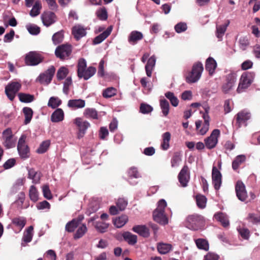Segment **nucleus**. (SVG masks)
I'll use <instances>...</instances> for the list:
<instances>
[{
    "instance_id": "obj_1",
    "label": "nucleus",
    "mask_w": 260,
    "mask_h": 260,
    "mask_svg": "<svg viewBox=\"0 0 260 260\" xmlns=\"http://www.w3.org/2000/svg\"><path fill=\"white\" fill-rule=\"evenodd\" d=\"M185 223L186 226L188 229L197 231L204 225L205 219L202 215L195 214L188 215Z\"/></svg>"
},
{
    "instance_id": "obj_2",
    "label": "nucleus",
    "mask_w": 260,
    "mask_h": 260,
    "mask_svg": "<svg viewBox=\"0 0 260 260\" xmlns=\"http://www.w3.org/2000/svg\"><path fill=\"white\" fill-rule=\"evenodd\" d=\"M255 76L253 72H246L241 76L237 92L242 93L247 89L253 82Z\"/></svg>"
},
{
    "instance_id": "obj_3",
    "label": "nucleus",
    "mask_w": 260,
    "mask_h": 260,
    "mask_svg": "<svg viewBox=\"0 0 260 260\" xmlns=\"http://www.w3.org/2000/svg\"><path fill=\"white\" fill-rule=\"evenodd\" d=\"M203 69V64L201 62L194 63L192 66L191 72L186 77L187 82L194 83L198 81L201 76Z\"/></svg>"
},
{
    "instance_id": "obj_4",
    "label": "nucleus",
    "mask_w": 260,
    "mask_h": 260,
    "mask_svg": "<svg viewBox=\"0 0 260 260\" xmlns=\"http://www.w3.org/2000/svg\"><path fill=\"white\" fill-rule=\"evenodd\" d=\"M26 136L22 135L17 144V150L21 158L25 159L30 156V149L25 142Z\"/></svg>"
},
{
    "instance_id": "obj_5",
    "label": "nucleus",
    "mask_w": 260,
    "mask_h": 260,
    "mask_svg": "<svg viewBox=\"0 0 260 260\" xmlns=\"http://www.w3.org/2000/svg\"><path fill=\"white\" fill-rule=\"evenodd\" d=\"M74 123L78 128L77 138L80 139L84 136L87 129L90 127V124L80 117L75 118Z\"/></svg>"
},
{
    "instance_id": "obj_6",
    "label": "nucleus",
    "mask_w": 260,
    "mask_h": 260,
    "mask_svg": "<svg viewBox=\"0 0 260 260\" xmlns=\"http://www.w3.org/2000/svg\"><path fill=\"white\" fill-rule=\"evenodd\" d=\"M72 51V46L70 44H62L55 49V54L57 58L64 60L69 58Z\"/></svg>"
},
{
    "instance_id": "obj_7",
    "label": "nucleus",
    "mask_w": 260,
    "mask_h": 260,
    "mask_svg": "<svg viewBox=\"0 0 260 260\" xmlns=\"http://www.w3.org/2000/svg\"><path fill=\"white\" fill-rule=\"evenodd\" d=\"M2 137L4 140L3 144L7 149L15 147L16 139L13 135L12 129L10 128H8L4 131Z\"/></svg>"
},
{
    "instance_id": "obj_8",
    "label": "nucleus",
    "mask_w": 260,
    "mask_h": 260,
    "mask_svg": "<svg viewBox=\"0 0 260 260\" xmlns=\"http://www.w3.org/2000/svg\"><path fill=\"white\" fill-rule=\"evenodd\" d=\"M43 57L36 51H30L26 54L25 62L26 65L35 66L43 61Z\"/></svg>"
},
{
    "instance_id": "obj_9",
    "label": "nucleus",
    "mask_w": 260,
    "mask_h": 260,
    "mask_svg": "<svg viewBox=\"0 0 260 260\" xmlns=\"http://www.w3.org/2000/svg\"><path fill=\"white\" fill-rule=\"evenodd\" d=\"M251 114L249 111L243 110L238 112L235 116L236 125L238 128L242 126H246L247 122L251 118Z\"/></svg>"
},
{
    "instance_id": "obj_10",
    "label": "nucleus",
    "mask_w": 260,
    "mask_h": 260,
    "mask_svg": "<svg viewBox=\"0 0 260 260\" xmlns=\"http://www.w3.org/2000/svg\"><path fill=\"white\" fill-rule=\"evenodd\" d=\"M55 72V67L54 66H51L45 72L39 75L37 79V81L39 82L41 84L48 85L52 80Z\"/></svg>"
},
{
    "instance_id": "obj_11",
    "label": "nucleus",
    "mask_w": 260,
    "mask_h": 260,
    "mask_svg": "<svg viewBox=\"0 0 260 260\" xmlns=\"http://www.w3.org/2000/svg\"><path fill=\"white\" fill-rule=\"evenodd\" d=\"M21 87V85L18 82L10 83L5 87V92L9 99L13 101L16 93Z\"/></svg>"
},
{
    "instance_id": "obj_12",
    "label": "nucleus",
    "mask_w": 260,
    "mask_h": 260,
    "mask_svg": "<svg viewBox=\"0 0 260 260\" xmlns=\"http://www.w3.org/2000/svg\"><path fill=\"white\" fill-rule=\"evenodd\" d=\"M219 135L220 131L218 129H214L210 136L205 140L206 147L209 149L214 148L218 142V138Z\"/></svg>"
},
{
    "instance_id": "obj_13",
    "label": "nucleus",
    "mask_w": 260,
    "mask_h": 260,
    "mask_svg": "<svg viewBox=\"0 0 260 260\" xmlns=\"http://www.w3.org/2000/svg\"><path fill=\"white\" fill-rule=\"evenodd\" d=\"M178 178L179 182L182 187H186L190 179L189 168L184 165L179 172Z\"/></svg>"
},
{
    "instance_id": "obj_14",
    "label": "nucleus",
    "mask_w": 260,
    "mask_h": 260,
    "mask_svg": "<svg viewBox=\"0 0 260 260\" xmlns=\"http://www.w3.org/2000/svg\"><path fill=\"white\" fill-rule=\"evenodd\" d=\"M236 81V75L231 73L226 76L225 83L222 86V91L224 93H228L232 89Z\"/></svg>"
},
{
    "instance_id": "obj_15",
    "label": "nucleus",
    "mask_w": 260,
    "mask_h": 260,
    "mask_svg": "<svg viewBox=\"0 0 260 260\" xmlns=\"http://www.w3.org/2000/svg\"><path fill=\"white\" fill-rule=\"evenodd\" d=\"M236 195L238 199L245 201L247 197V192L244 184L241 181H238L235 186Z\"/></svg>"
},
{
    "instance_id": "obj_16",
    "label": "nucleus",
    "mask_w": 260,
    "mask_h": 260,
    "mask_svg": "<svg viewBox=\"0 0 260 260\" xmlns=\"http://www.w3.org/2000/svg\"><path fill=\"white\" fill-rule=\"evenodd\" d=\"M221 174L215 166L212 168V183L216 190H219L221 184Z\"/></svg>"
},
{
    "instance_id": "obj_17",
    "label": "nucleus",
    "mask_w": 260,
    "mask_h": 260,
    "mask_svg": "<svg viewBox=\"0 0 260 260\" xmlns=\"http://www.w3.org/2000/svg\"><path fill=\"white\" fill-rule=\"evenodd\" d=\"M154 220L160 224L166 225L168 223V219L166 216L165 211L154 210L153 212Z\"/></svg>"
},
{
    "instance_id": "obj_18",
    "label": "nucleus",
    "mask_w": 260,
    "mask_h": 260,
    "mask_svg": "<svg viewBox=\"0 0 260 260\" xmlns=\"http://www.w3.org/2000/svg\"><path fill=\"white\" fill-rule=\"evenodd\" d=\"M56 15L50 11L44 12L41 16V19L44 25L49 26L55 22Z\"/></svg>"
},
{
    "instance_id": "obj_19",
    "label": "nucleus",
    "mask_w": 260,
    "mask_h": 260,
    "mask_svg": "<svg viewBox=\"0 0 260 260\" xmlns=\"http://www.w3.org/2000/svg\"><path fill=\"white\" fill-rule=\"evenodd\" d=\"M204 108L205 111V113L203 115V118L204 119V123L203 127L199 131L200 134L202 135H205L208 132L209 127L210 117L208 115V113L210 108L208 106H205Z\"/></svg>"
},
{
    "instance_id": "obj_20",
    "label": "nucleus",
    "mask_w": 260,
    "mask_h": 260,
    "mask_svg": "<svg viewBox=\"0 0 260 260\" xmlns=\"http://www.w3.org/2000/svg\"><path fill=\"white\" fill-rule=\"evenodd\" d=\"M72 34L77 41H79L81 38L86 35V29L83 26L80 25H76L72 27Z\"/></svg>"
},
{
    "instance_id": "obj_21",
    "label": "nucleus",
    "mask_w": 260,
    "mask_h": 260,
    "mask_svg": "<svg viewBox=\"0 0 260 260\" xmlns=\"http://www.w3.org/2000/svg\"><path fill=\"white\" fill-rule=\"evenodd\" d=\"M143 34L137 30L132 31L128 37V42L134 45L143 39Z\"/></svg>"
},
{
    "instance_id": "obj_22",
    "label": "nucleus",
    "mask_w": 260,
    "mask_h": 260,
    "mask_svg": "<svg viewBox=\"0 0 260 260\" xmlns=\"http://www.w3.org/2000/svg\"><path fill=\"white\" fill-rule=\"evenodd\" d=\"M132 230L144 238H148L150 236L149 230L145 225H137L133 226Z\"/></svg>"
},
{
    "instance_id": "obj_23",
    "label": "nucleus",
    "mask_w": 260,
    "mask_h": 260,
    "mask_svg": "<svg viewBox=\"0 0 260 260\" xmlns=\"http://www.w3.org/2000/svg\"><path fill=\"white\" fill-rule=\"evenodd\" d=\"M216 67L217 63L213 58L209 57L206 59L205 69L210 76L213 75Z\"/></svg>"
},
{
    "instance_id": "obj_24",
    "label": "nucleus",
    "mask_w": 260,
    "mask_h": 260,
    "mask_svg": "<svg viewBox=\"0 0 260 260\" xmlns=\"http://www.w3.org/2000/svg\"><path fill=\"white\" fill-rule=\"evenodd\" d=\"M214 217L217 221L220 222L223 227L226 228L229 225V220L225 214L219 212L214 214Z\"/></svg>"
},
{
    "instance_id": "obj_25",
    "label": "nucleus",
    "mask_w": 260,
    "mask_h": 260,
    "mask_svg": "<svg viewBox=\"0 0 260 260\" xmlns=\"http://www.w3.org/2000/svg\"><path fill=\"white\" fill-rule=\"evenodd\" d=\"M124 240L130 245H134L138 241L137 236L129 232H124L122 234Z\"/></svg>"
},
{
    "instance_id": "obj_26",
    "label": "nucleus",
    "mask_w": 260,
    "mask_h": 260,
    "mask_svg": "<svg viewBox=\"0 0 260 260\" xmlns=\"http://www.w3.org/2000/svg\"><path fill=\"white\" fill-rule=\"evenodd\" d=\"M96 68L93 67H89L87 69H85L81 74L78 75L79 78H83L87 80L93 76L96 72Z\"/></svg>"
},
{
    "instance_id": "obj_27",
    "label": "nucleus",
    "mask_w": 260,
    "mask_h": 260,
    "mask_svg": "<svg viewBox=\"0 0 260 260\" xmlns=\"http://www.w3.org/2000/svg\"><path fill=\"white\" fill-rule=\"evenodd\" d=\"M64 112L60 108H58L55 110L51 116V120L53 122H59L63 120Z\"/></svg>"
},
{
    "instance_id": "obj_28",
    "label": "nucleus",
    "mask_w": 260,
    "mask_h": 260,
    "mask_svg": "<svg viewBox=\"0 0 260 260\" xmlns=\"http://www.w3.org/2000/svg\"><path fill=\"white\" fill-rule=\"evenodd\" d=\"M157 250L161 254L169 253L172 249V245L170 244L159 242L157 244Z\"/></svg>"
},
{
    "instance_id": "obj_29",
    "label": "nucleus",
    "mask_w": 260,
    "mask_h": 260,
    "mask_svg": "<svg viewBox=\"0 0 260 260\" xmlns=\"http://www.w3.org/2000/svg\"><path fill=\"white\" fill-rule=\"evenodd\" d=\"M112 31V27H109L106 30L96 36L93 40V44H98L105 40L111 34Z\"/></svg>"
},
{
    "instance_id": "obj_30",
    "label": "nucleus",
    "mask_w": 260,
    "mask_h": 260,
    "mask_svg": "<svg viewBox=\"0 0 260 260\" xmlns=\"http://www.w3.org/2000/svg\"><path fill=\"white\" fill-rule=\"evenodd\" d=\"M28 177L32 180L33 183L37 184L40 182L41 177L40 172L36 171L33 168L28 169Z\"/></svg>"
},
{
    "instance_id": "obj_31",
    "label": "nucleus",
    "mask_w": 260,
    "mask_h": 260,
    "mask_svg": "<svg viewBox=\"0 0 260 260\" xmlns=\"http://www.w3.org/2000/svg\"><path fill=\"white\" fill-rule=\"evenodd\" d=\"M68 106L73 109L82 108L85 106V102L81 99L70 100L68 101Z\"/></svg>"
},
{
    "instance_id": "obj_32",
    "label": "nucleus",
    "mask_w": 260,
    "mask_h": 260,
    "mask_svg": "<svg viewBox=\"0 0 260 260\" xmlns=\"http://www.w3.org/2000/svg\"><path fill=\"white\" fill-rule=\"evenodd\" d=\"M155 57L154 56H151L148 60L145 66V71L148 77H150L152 71L155 64Z\"/></svg>"
},
{
    "instance_id": "obj_33",
    "label": "nucleus",
    "mask_w": 260,
    "mask_h": 260,
    "mask_svg": "<svg viewBox=\"0 0 260 260\" xmlns=\"http://www.w3.org/2000/svg\"><path fill=\"white\" fill-rule=\"evenodd\" d=\"M246 160V156L244 155L237 156L232 162V168L234 171L238 170L239 167Z\"/></svg>"
},
{
    "instance_id": "obj_34",
    "label": "nucleus",
    "mask_w": 260,
    "mask_h": 260,
    "mask_svg": "<svg viewBox=\"0 0 260 260\" xmlns=\"http://www.w3.org/2000/svg\"><path fill=\"white\" fill-rule=\"evenodd\" d=\"M128 221V217L125 215H122L113 220L114 225L117 228L122 227Z\"/></svg>"
},
{
    "instance_id": "obj_35",
    "label": "nucleus",
    "mask_w": 260,
    "mask_h": 260,
    "mask_svg": "<svg viewBox=\"0 0 260 260\" xmlns=\"http://www.w3.org/2000/svg\"><path fill=\"white\" fill-rule=\"evenodd\" d=\"M42 7L41 1L40 0H37L29 12V15L33 17L38 16L40 13Z\"/></svg>"
},
{
    "instance_id": "obj_36",
    "label": "nucleus",
    "mask_w": 260,
    "mask_h": 260,
    "mask_svg": "<svg viewBox=\"0 0 260 260\" xmlns=\"http://www.w3.org/2000/svg\"><path fill=\"white\" fill-rule=\"evenodd\" d=\"M127 174H128V180L129 182L131 184H133V185L136 184V183L132 182V180L133 178H138L141 177L140 174L139 173V172L138 171L137 169L135 167L131 168L128 170V171L127 172Z\"/></svg>"
},
{
    "instance_id": "obj_37",
    "label": "nucleus",
    "mask_w": 260,
    "mask_h": 260,
    "mask_svg": "<svg viewBox=\"0 0 260 260\" xmlns=\"http://www.w3.org/2000/svg\"><path fill=\"white\" fill-rule=\"evenodd\" d=\"M81 219H73L71 221L68 222L66 225V230L68 232H73L75 229L79 225Z\"/></svg>"
},
{
    "instance_id": "obj_38",
    "label": "nucleus",
    "mask_w": 260,
    "mask_h": 260,
    "mask_svg": "<svg viewBox=\"0 0 260 260\" xmlns=\"http://www.w3.org/2000/svg\"><path fill=\"white\" fill-rule=\"evenodd\" d=\"M84 116L87 118H91L93 119H98V114L96 110L94 108H86L85 109Z\"/></svg>"
},
{
    "instance_id": "obj_39",
    "label": "nucleus",
    "mask_w": 260,
    "mask_h": 260,
    "mask_svg": "<svg viewBox=\"0 0 260 260\" xmlns=\"http://www.w3.org/2000/svg\"><path fill=\"white\" fill-rule=\"evenodd\" d=\"M22 111L25 116L24 123L25 124H27L30 122L32 119L33 111L31 108L25 107L23 108Z\"/></svg>"
},
{
    "instance_id": "obj_40",
    "label": "nucleus",
    "mask_w": 260,
    "mask_h": 260,
    "mask_svg": "<svg viewBox=\"0 0 260 260\" xmlns=\"http://www.w3.org/2000/svg\"><path fill=\"white\" fill-rule=\"evenodd\" d=\"M171 139V134L169 132H166L162 135V142L161 144L162 149L167 150L170 146L169 142Z\"/></svg>"
},
{
    "instance_id": "obj_41",
    "label": "nucleus",
    "mask_w": 260,
    "mask_h": 260,
    "mask_svg": "<svg viewBox=\"0 0 260 260\" xmlns=\"http://www.w3.org/2000/svg\"><path fill=\"white\" fill-rule=\"evenodd\" d=\"M18 96L19 100L23 103H30L35 100L34 95L28 93L21 92L18 93Z\"/></svg>"
},
{
    "instance_id": "obj_42",
    "label": "nucleus",
    "mask_w": 260,
    "mask_h": 260,
    "mask_svg": "<svg viewBox=\"0 0 260 260\" xmlns=\"http://www.w3.org/2000/svg\"><path fill=\"white\" fill-rule=\"evenodd\" d=\"M196 203L198 207L200 209H204L206 207L207 198L205 196L199 194L196 196Z\"/></svg>"
},
{
    "instance_id": "obj_43",
    "label": "nucleus",
    "mask_w": 260,
    "mask_h": 260,
    "mask_svg": "<svg viewBox=\"0 0 260 260\" xmlns=\"http://www.w3.org/2000/svg\"><path fill=\"white\" fill-rule=\"evenodd\" d=\"M26 222V220L23 217H15L12 220V223L21 230L25 226Z\"/></svg>"
},
{
    "instance_id": "obj_44",
    "label": "nucleus",
    "mask_w": 260,
    "mask_h": 260,
    "mask_svg": "<svg viewBox=\"0 0 260 260\" xmlns=\"http://www.w3.org/2000/svg\"><path fill=\"white\" fill-rule=\"evenodd\" d=\"M94 227L98 232L103 233L107 231L109 224L102 221H99L95 223Z\"/></svg>"
},
{
    "instance_id": "obj_45",
    "label": "nucleus",
    "mask_w": 260,
    "mask_h": 260,
    "mask_svg": "<svg viewBox=\"0 0 260 260\" xmlns=\"http://www.w3.org/2000/svg\"><path fill=\"white\" fill-rule=\"evenodd\" d=\"M63 38L64 31L63 30H61L55 33L52 37V40L53 43L56 45L62 42Z\"/></svg>"
},
{
    "instance_id": "obj_46",
    "label": "nucleus",
    "mask_w": 260,
    "mask_h": 260,
    "mask_svg": "<svg viewBox=\"0 0 260 260\" xmlns=\"http://www.w3.org/2000/svg\"><path fill=\"white\" fill-rule=\"evenodd\" d=\"M69 70L64 67H60L57 71L56 77L58 80H62L64 79L69 74Z\"/></svg>"
},
{
    "instance_id": "obj_47",
    "label": "nucleus",
    "mask_w": 260,
    "mask_h": 260,
    "mask_svg": "<svg viewBox=\"0 0 260 260\" xmlns=\"http://www.w3.org/2000/svg\"><path fill=\"white\" fill-rule=\"evenodd\" d=\"M160 106L163 115L167 116L169 113L170 105L168 101L166 99L160 100Z\"/></svg>"
},
{
    "instance_id": "obj_48",
    "label": "nucleus",
    "mask_w": 260,
    "mask_h": 260,
    "mask_svg": "<svg viewBox=\"0 0 260 260\" xmlns=\"http://www.w3.org/2000/svg\"><path fill=\"white\" fill-rule=\"evenodd\" d=\"M34 230V228L32 226H29L26 232L24 233L23 236V240L26 243L30 242L32 238V231Z\"/></svg>"
},
{
    "instance_id": "obj_49",
    "label": "nucleus",
    "mask_w": 260,
    "mask_h": 260,
    "mask_svg": "<svg viewBox=\"0 0 260 260\" xmlns=\"http://www.w3.org/2000/svg\"><path fill=\"white\" fill-rule=\"evenodd\" d=\"M196 244L198 248L208 250L209 249V244L207 240L204 239H198L196 240Z\"/></svg>"
},
{
    "instance_id": "obj_50",
    "label": "nucleus",
    "mask_w": 260,
    "mask_h": 260,
    "mask_svg": "<svg viewBox=\"0 0 260 260\" xmlns=\"http://www.w3.org/2000/svg\"><path fill=\"white\" fill-rule=\"evenodd\" d=\"M165 96L170 100L172 106L177 107L178 105L179 100L178 98L175 96L173 92L171 91L167 92L165 93Z\"/></svg>"
},
{
    "instance_id": "obj_51",
    "label": "nucleus",
    "mask_w": 260,
    "mask_h": 260,
    "mask_svg": "<svg viewBox=\"0 0 260 260\" xmlns=\"http://www.w3.org/2000/svg\"><path fill=\"white\" fill-rule=\"evenodd\" d=\"M229 24V21H228V22L226 24L216 26V37L218 39L222 38V36H223Z\"/></svg>"
},
{
    "instance_id": "obj_52",
    "label": "nucleus",
    "mask_w": 260,
    "mask_h": 260,
    "mask_svg": "<svg viewBox=\"0 0 260 260\" xmlns=\"http://www.w3.org/2000/svg\"><path fill=\"white\" fill-rule=\"evenodd\" d=\"M61 104V101L57 97H51L48 103V106L55 109Z\"/></svg>"
},
{
    "instance_id": "obj_53",
    "label": "nucleus",
    "mask_w": 260,
    "mask_h": 260,
    "mask_svg": "<svg viewBox=\"0 0 260 260\" xmlns=\"http://www.w3.org/2000/svg\"><path fill=\"white\" fill-rule=\"evenodd\" d=\"M117 90L116 88L111 87L103 90V96L105 98H110L116 94Z\"/></svg>"
},
{
    "instance_id": "obj_54",
    "label": "nucleus",
    "mask_w": 260,
    "mask_h": 260,
    "mask_svg": "<svg viewBox=\"0 0 260 260\" xmlns=\"http://www.w3.org/2000/svg\"><path fill=\"white\" fill-rule=\"evenodd\" d=\"M29 196L30 199L34 202H36L38 200V192L36 187L32 185L30 186L29 190Z\"/></svg>"
},
{
    "instance_id": "obj_55",
    "label": "nucleus",
    "mask_w": 260,
    "mask_h": 260,
    "mask_svg": "<svg viewBox=\"0 0 260 260\" xmlns=\"http://www.w3.org/2000/svg\"><path fill=\"white\" fill-rule=\"evenodd\" d=\"M153 109V108L152 106L146 103H142L140 106V112L143 114L151 113Z\"/></svg>"
},
{
    "instance_id": "obj_56",
    "label": "nucleus",
    "mask_w": 260,
    "mask_h": 260,
    "mask_svg": "<svg viewBox=\"0 0 260 260\" xmlns=\"http://www.w3.org/2000/svg\"><path fill=\"white\" fill-rule=\"evenodd\" d=\"M87 228L85 224H82L80 226L76 231L74 235V238L78 239L81 238L87 232Z\"/></svg>"
},
{
    "instance_id": "obj_57",
    "label": "nucleus",
    "mask_w": 260,
    "mask_h": 260,
    "mask_svg": "<svg viewBox=\"0 0 260 260\" xmlns=\"http://www.w3.org/2000/svg\"><path fill=\"white\" fill-rule=\"evenodd\" d=\"M50 143L49 141H43L40 145L39 147L37 150V152L39 154L45 153L48 149Z\"/></svg>"
},
{
    "instance_id": "obj_58",
    "label": "nucleus",
    "mask_w": 260,
    "mask_h": 260,
    "mask_svg": "<svg viewBox=\"0 0 260 260\" xmlns=\"http://www.w3.org/2000/svg\"><path fill=\"white\" fill-rule=\"evenodd\" d=\"M28 31L32 35H37L40 32V28L35 24H28L26 25Z\"/></svg>"
},
{
    "instance_id": "obj_59",
    "label": "nucleus",
    "mask_w": 260,
    "mask_h": 260,
    "mask_svg": "<svg viewBox=\"0 0 260 260\" xmlns=\"http://www.w3.org/2000/svg\"><path fill=\"white\" fill-rule=\"evenodd\" d=\"M86 61L84 58H80L78 60L77 65V75L81 74L86 69Z\"/></svg>"
},
{
    "instance_id": "obj_60",
    "label": "nucleus",
    "mask_w": 260,
    "mask_h": 260,
    "mask_svg": "<svg viewBox=\"0 0 260 260\" xmlns=\"http://www.w3.org/2000/svg\"><path fill=\"white\" fill-rule=\"evenodd\" d=\"M98 18L101 20H106L108 18L107 12L105 8L98 10L96 12Z\"/></svg>"
},
{
    "instance_id": "obj_61",
    "label": "nucleus",
    "mask_w": 260,
    "mask_h": 260,
    "mask_svg": "<svg viewBox=\"0 0 260 260\" xmlns=\"http://www.w3.org/2000/svg\"><path fill=\"white\" fill-rule=\"evenodd\" d=\"M181 160V158L180 153L179 152L174 153L171 159L172 167H175L176 166H177Z\"/></svg>"
},
{
    "instance_id": "obj_62",
    "label": "nucleus",
    "mask_w": 260,
    "mask_h": 260,
    "mask_svg": "<svg viewBox=\"0 0 260 260\" xmlns=\"http://www.w3.org/2000/svg\"><path fill=\"white\" fill-rule=\"evenodd\" d=\"M72 84V80L71 77H67L63 83V92L68 94L69 91V87Z\"/></svg>"
},
{
    "instance_id": "obj_63",
    "label": "nucleus",
    "mask_w": 260,
    "mask_h": 260,
    "mask_svg": "<svg viewBox=\"0 0 260 260\" xmlns=\"http://www.w3.org/2000/svg\"><path fill=\"white\" fill-rule=\"evenodd\" d=\"M187 28V24L185 22H179L175 26V31L177 33H181L185 31Z\"/></svg>"
},
{
    "instance_id": "obj_64",
    "label": "nucleus",
    "mask_w": 260,
    "mask_h": 260,
    "mask_svg": "<svg viewBox=\"0 0 260 260\" xmlns=\"http://www.w3.org/2000/svg\"><path fill=\"white\" fill-rule=\"evenodd\" d=\"M127 205V202L123 198H119L117 202L116 206L120 211L124 210Z\"/></svg>"
}]
</instances>
